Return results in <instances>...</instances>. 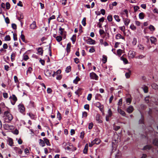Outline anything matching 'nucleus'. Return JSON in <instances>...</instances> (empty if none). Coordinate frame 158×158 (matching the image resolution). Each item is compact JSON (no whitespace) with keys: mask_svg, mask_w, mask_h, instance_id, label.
<instances>
[{"mask_svg":"<svg viewBox=\"0 0 158 158\" xmlns=\"http://www.w3.org/2000/svg\"><path fill=\"white\" fill-rule=\"evenodd\" d=\"M43 140L44 141L46 145L48 146H50L51 144L49 142V140L47 138L45 137L43 138Z\"/></svg>","mask_w":158,"mask_h":158,"instance_id":"4468645a","label":"nucleus"},{"mask_svg":"<svg viewBox=\"0 0 158 158\" xmlns=\"http://www.w3.org/2000/svg\"><path fill=\"white\" fill-rule=\"evenodd\" d=\"M107 19L109 22H111L112 21L113 18L112 17L111 15H108L107 17Z\"/></svg>","mask_w":158,"mask_h":158,"instance_id":"5fc2aeb1","label":"nucleus"},{"mask_svg":"<svg viewBox=\"0 0 158 158\" xmlns=\"http://www.w3.org/2000/svg\"><path fill=\"white\" fill-rule=\"evenodd\" d=\"M61 70L60 69H58L56 72H54L53 74L52 75V76L53 77H55V75L58 76L59 75V74H60L61 73Z\"/></svg>","mask_w":158,"mask_h":158,"instance_id":"2eb2a0df","label":"nucleus"},{"mask_svg":"<svg viewBox=\"0 0 158 158\" xmlns=\"http://www.w3.org/2000/svg\"><path fill=\"white\" fill-rule=\"evenodd\" d=\"M9 98L10 99L11 102L13 105H14L17 100V97L14 94H13L11 96H10Z\"/></svg>","mask_w":158,"mask_h":158,"instance_id":"7ed1b4c3","label":"nucleus"},{"mask_svg":"<svg viewBox=\"0 0 158 158\" xmlns=\"http://www.w3.org/2000/svg\"><path fill=\"white\" fill-rule=\"evenodd\" d=\"M81 88H79L75 92L76 94L78 95V97L79 96V94H81Z\"/></svg>","mask_w":158,"mask_h":158,"instance_id":"5701e85b","label":"nucleus"},{"mask_svg":"<svg viewBox=\"0 0 158 158\" xmlns=\"http://www.w3.org/2000/svg\"><path fill=\"white\" fill-rule=\"evenodd\" d=\"M15 53L14 52H13L11 56V60L12 61H13L14 60L15 58Z\"/></svg>","mask_w":158,"mask_h":158,"instance_id":"58836bf2","label":"nucleus"},{"mask_svg":"<svg viewBox=\"0 0 158 158\" xmlns=\"http://www.w3.org/2000/svg\"><path fill=\"white\" fill-rule=\"evenodd\" d=\"M71 47V44L70 43H68L67 44L66 50L68 54H69L70 51V48Z\"/></svg>","mask_w":158,"mask_h":158,"instance_id":"9d476101","label":"nucleus"},{"mask_svg":"<svg viewBox=\"0 0 158 158\" xmlns=\"http://www.w3.org/2000/svg\"><path fill=\"white\" fill-rule=\"evenodd\" d=\"M38 52L39 54L42 56L43 54V50L41 48H39L38 49Z\"/></svg>","mask_w":158,"mask_h":158,"instance_id":"bb28decb","label":"nucleus"},{"mask_svg":"<svg viewBox=\"0 0 158 158\" xmlns=\"http://www.w3.org/2000/svg\"><path fill=\"white\" fill-rule=\"evenodd\" d=\"M152 147V146L151 145H147L145 146L143 149V150H149Z\"/></svg>","mask_w":158,"mask_h":158,"instance_id":"6ab92c4d","label":"nucleus"},{"mask_svg":"<svg viewBox=\"0 0 158 158\" xmlns=\"http://www.w3.org/2000/svg\"><path fill=\"white\" fill-rule=\"evenodd\" d=\"M118 112L121 115H122L123 116H125L126 114L125 112L122 109H119V108H118Z\"/></svg>","mask_w":158,"mask_h":158,"instance_id":"f8f14e48","label":"nucleus"},{"mask_svg":"<svg viewBox=\"0 0 158 158\" xmlns=\"http://www.w3.org/2000/svg\"><path fill=\"white\" fill-rule=\"evenodd\" d=\"M144 17V14L143 12L140 13L139 14V18L140 19H142Z\"/></svg>","mask_w":158,"mask_h":158,"instance_id":"c85d7f7f","label":"nucleus"},{"mask_svg":"<svg viewBox=\"0 0 158 158\" xmlns=\"http://www.w3.org/2000/svg\"><path fill=\"white\" fill-rule=\"evenodd\" d=\"M107 60V57L106 56L103 55L102 61L104 64L105 63Z\"/></svg>","mask_w":158,"mask_h":158,"instance_id":"393cba45","label":"nucleus"},{"mask_svg":"<svg viewBox=\"0 0 158 158\" xmlns=\"http://www.w3.org/2000/svg\"><path fill=\"white\" fill-rule=\"evenodd\" d=\"M76 35H73L71 38V40L73 41V44L76 41Z\"/></svg>","mask_w":158,"mask_h":158,"instance_id":"e433bc0d","label":"nucleus"},{"mask_svg":"<svg viewBox=\"0 0 158 158\" xmlns=\"http://www.w3.org/2000/svg\"><path fill=\"white\" fill-rule=\"evenodd\" d=\"M19 110L21 112H23L25 110V108L22 104H20L18 105Z\"/></svg>","mask_w":158,"mask_h":158,"instance_id":"6e6552de","label":"nucleus"},{"mask_svg":"<svg viewBox=\"0 0 158 158\" xmlns=\"http://www.w3.org/2000/svg\"><path fill=\"white\" fill-rule=\"evenodd\" d=\"M32 68L31 67H29L28 68V69L27 71V73H31L32 71Z\"/></svg>","mask_w":158,"mask_h":158,"instance_id":"4d7b16f0","label":"nucleus"},{"mask_svg":"<svg viewBox=\"0 0 158 158\" xmlns=\"http://www.w3.org/2000/svg\"><path fill=\"white\" fill-rule=\"evenodd\" d=\"M121 58L125 64H127L128 63V61L126 58L122 57H121Z\"/></svg>","mask_w":158,"mask_h":158,"instance_id":"79ce46f5","label":"nucleus"},{"mask_svg":"<svg viewBox=\"0 0 158 158\" xmlns=\"http://www.w3.org/2000/svg\"><path fill=\"white\" fill-rule=\"evenodd\" d=\"M150 41L152 43L154 44L156 41V39L153 37H151L150 38Z\"/></svg>","mask_w":158,"mask_h":158,"instance_id":"a878e982","label":"nucleus"},{"mask_svg":"<svg viewBox=\"0 0 158 158\" xmlns=\"http://www.w3.org/2000/svg\"><path fill=\"white\" fill-rule=\"evenodd\" d=\"M6 8L7 10H9L10 8V5L9 2H7L6 4Z\"/></svg>","mask_w":158,"mask_h":158,"instance_id":"603ef678","label":"nucleus"},{"mask_svg":"<svg viewBox=\"0 0 158 158\" xmlns=\"http://www.w3.org/2000/svg\"><path fill=\"white\" fill-rule=\"evenodd\" d=\"M3 97L5 98H6L8 97V94L6 93H3Z\"/></svg>","mask_w":158,"mask_h":158,"instance_id":"774afa93","label":"nucleus"},{"mask_svg":"<svg viewBox=\"0 0 158 158\" xmlns=\"http://www.w3.org/2000/svg\"><path fill=\"white\" fill-rule=\"evenodd\" d=\"M57 118L59 120H60L61 118V114L59 112H58L57 113Z\"/></svg>","mask_w":158,"mask_h":158,"instance_id":"338daca9","label":"nucleus"},{"mask_svg":"<svg viewBox=\"0 0 158 158\" xmlns=\"http://www.w3.org/2000/svg\"><path fill=\"white\" fill-rule=\"evenodd\" d=\"M99 33L100 35H102L105 33V32L103 30L100 29L99 31Z\"/></svg>","mask_w":158,"mask_h":158,"instance_id":"052dcab7","label":"nucleus"},{"mask_svg":"<svg viewBox=\"0 0 158 158\" xmlns=\"http://www.w3.org/2000/svg\"><path fill=\"white\" fill-rule=\"evenodd\" d=\"M36 27V22L35 21H33V22L31 24L30 28L31 29H35Z\"/></svg>","mask_w":158,"mask_h":158,"instance_id":"f3484780","label":"nucleus"},{"mask_svg":"<svg viewBox=\"0 0 158 158\" xmlns=\"http://www.w3.org/2000/svg\"><path fill=\"white\" fill-rule=\"evenodd\" d=\"M114 17L116 21L119 22L120 21V19L119 18V17L118 15H114Z\"/></svg>","mask_w":158,"mask_h":158,"instance_id":"72a5a7b5","label":"nucleus"},{"mask_svg":"<svg viewBox=\"0 0 158 158\" xmlns=\"http://www.w3.org/2000/svg\"><path fill=\"white\" fill-rule=\"evenodd\" d=\"M39 143L40 145L42 147H44L45 146V143L44 140L41 139H40L39 140Z\"/></svg>","mask_w":158,"mask_h":158,"instance_id":"a211bd4d","label":"nucleus"},{"mask_svg":"<svg viewBox=\"0 0 158 158\" xmlns=\"http://www.w3.org/2000/svg\"><path fill=\"white\" fill-rule=\"evenodd\" d=\"M139 124H144V117L142 116L141 118L139 121Z\"/></svg>","mask_w":158,"mask_h":158,"instance_id":"09e8293b","label":"nucleus"},{"mask_svg":"<svg viewBox=\"0 0 158 158\" xmlns=\"http://www.w3.org/2000/svg\"><path fill=\"white\" fill-rule=\"evenodd\" d=\"M135 55V52L133 51H130L129 52L128 56L131 58L134 57Z\"/></svg>","mask_w":158,"mask_h":158,"instance_id":"39448f33","label":"nucleus"},{"mask_svg":"<svg viewBox=\"0 0 158 158\" xmlns=\"http://www.w3.org/2000/svg\"><path fill=\"white\" fill-rule=\"evenodd\" d=\"M134 110V108L132 106H130L127 109V111L129 113H131Z\"/></svg>","mask_w":158,"mask_h":158,"instance_id":"1a4fd4ad","label":"nucleus"},{"mask_svg":"<svg viewBox=\"0 0 158 158\" xmlns=\"http://www.w3.org/2000/svg\"><path fill=\"white\" fill-rule=\"evenodd\" d=\"M115 38L116 39L118 40L120 39H121L123 40H125V38L122 36L120 34H117L116 35Z\"/></svg>","mask_w":158,"mask_h":158,"instance_id":"ddd939ff","label":"nucleus"},{"mask_svg":"<svg viewBox=\"0 0 158 158\" xmlns=\"http://www.w3.org/2000/svg\"><path fill=\"white\" fill-rule=\"evenodd\" d=\"M11 127H12V126H10L7 124H6L3 125L4 128L6 130H8Z\"/></svg>","mask_w":158,"mask_h":158,"instance_id":"4c0bfd02","label":"nucleus"},{"mask_svg":"<svg viewBox=\"0 0 158 158\" xmlns=\"http://www.w3.org/2000/svg\"><path fill=\"white\" fill-rule=\"evenodd\" d=\"M89 76L91 79L98 80V77L96 73L94 72L90 73Z\"/></svg>","mask_w":158,"mask_h":158,"instance_id":"20e7f679","label":"nucleus"},{"mask_svg":"<svg viewBox=\"0 0 158 158\" xmlns=\"http://www.w3.org/2000/svg\"><path fill=\"white\" fill-rule=\"evenodd\" d=\"M143 90L145 93H146L148 92V88L147 86L143 85L142 87Z\"/></svg>","mask_w":158,"mask_h":158,"instance_id":"aec40b11","label":"nucleus"},{"mask_svg":"<svg viewBox=\"0 0 158 158\" xmlns=\"http://www.w3.org/2000/svg\"><path fill=\"white\" fill-rule=\"evenodd\" d=\"M81 22L83 26H85L86 25V18L85 17L83 19Z\"/></svg>","mask_w":158,"mask_h":158,"instance_id":"a19ab883","label":"nucleus"},{"mask_svg":"<svg viewBox=\"0 0 158 158\" xmlns=\"http://www.w3.org/2000/svg\"><path fill=\"white\" fill-rule=\"evenodd\" d=\"M52 92V90L51 88H48L47 89V92L48 94H51Z\"/></svg>","mask_w":158,"mask_h":158,"instance_id":"69168bd1","label":"nucleus"},{"mask_svg":"<svg viewBox=\"0 0 158 158\" xmlns=\"http://www.w3.org/2000/svg\"><path fill=\"white\" fill-rule=\"evenodd\" d=\"M153 143L157 146H158V139H154L153 141Z\"/></svg>","mask_w":158,"mask_h":158,"instance_id":"f704fd0d","label":"nucleus"},{"mask_svg":"<svg viewBox=\"0 0 158 158\" xmlns=\"http://www.w3.org/2000/svg\"><path fill=\"white\" fill-rule=\"evenodd\" d=\"M152 88L158 90V85L155 83L152 84L151 85Z\"/></svg>","mask_w":158,"mask_h":158,"instance_id":"4be33fe9","label":"nucleus"},{"mask_svg":"<svg viewBox=\"0 0 158 158\" xmlns=\"http://www.w3.org/2000/svg\"><path fill=\"white\" fill-rule=\"evenodd\" d=\"M149 29L151 31H153L155 30V28L152 25H150L149 27Z\"/></svg>","mask_w":158,"mask_h":158,"instance_id":"ea45409f","label":"nucleus"},{"mask_svg":"<svg viewBox=\"0 0 158 158\" xmlns=\"http://www.w3.org/2000/svg\"><path fill=\"white\" fill-rule=\"evenodd\" d=\"M138 47L139 48V49L142 50H143L144 48L143 45L141 44L138 45Z\"/></svg>","mask_w":158,"mask_h":158,"instance_id":"8fccbe9b","label":"nucleus"},{"mask_svg":"<svg viewBox=\"0 0 158 158\" xmlns=\"http://www.w3.org/2000/svg\"><path fill=\"white\" fill-rule=\"evenodd\" d=\"M120 128V127L119 126H114V129L115 131H117Z\"/></svg>","mask_w":158,"mask_h":158,"instance_id":"bf43d9fd","label":"nucleus"},{"mask_svg":"<svg viewBox=\"0 0 158 158\" xmlns=\"http://www.w3.org/2000/svg\"><path fill=\"white\" fill-rule=\"evenodd\" d=\"M121 155L120 153L118 152L115 155V158H119Z\"/></svg>","mask_w":158,"mask_h":158,"instance_id":"e2e57ef3","label":"nucleus"},{"mask_svg":"<svg viewBox=\"0 0 158 158\" xmlns=\"http://www.w3.org/2000/svg\"><path fill=\"white\" fill-rule=\"evenodd\" d=\"M80 80V78L79 77H77L76 79L73 80V82L75 84H77L78 81H79Z\"/></svg>","mask_w":158,"mask_h":158,"instance_id":"473e14b6","label":"nucleus"},{"mask_svg":"<svg viewBox=\"0 0 158 158\" xmlns=\"http://www.w3.org/2000/svg\"><path fill=\"white\" fill-rule=\"evenodd\" d=\"M3 118L5 122L9 123L13 119V117L10 113L7 111L4 112Z\"/></svg>","mask_w":158,"mask_h":158,"instance_id":"f257e3e1","label":"nucleus"},{"mask_svg":"<svg viewBox=\"0 0 158 158\" xmlns=\"http://www.w3.org/2000/svg\"><path fill=\"white\" fill-rule=\"evenodd\" d=\"M8 144L11 146H13V142L12 139L10 138L8 139Z\"/></svg>","mask_w":158,"mask_h":158,"instance_id":"7c9ffc66","label":"nucleus"},{"mask_svg":"<svg viewBox=\"0 0 158 158\" xmlns=\"http://www.w3.org/2000/svg\"><path fill=\"white\" fill-rule=\"evenodd\" d=\"M112 114L113 113L111 109H109L108 111L107 114L106 115L111 117L112 116Z\"/></svg>","mask_w":158,"mask_h":158,"instance_id":"cd10ccee","label":"nucleus"},{"mask_svg":"<svg viewBox=\"0 0 158 158\" xmlns=\"http://www.w3.org/2000/svg\"><path fill=\"white\" fill-rule=\"evenodd\" d=\"M117 55L120 56L122 53V50L120 49H118L117 50Z\"/></svg>","mask_w":158,"mask_h":158,"instance_id":"a18cd8bd","label":"nucleus"},{"mask_svg":"<svg viewBox=\"0 0 158 158\" xmlns=\"http://www.w3.org/2000/svg\"><path fill=\"white\" fill-rule=\"evenodd\" d=\"M93 126V124L92 123H89L88 126V128L90 130L92 129Z\"/></svg>","mask_w":158,"mask_h":158,"instance_id":"13d9d810","label":"nucleus"},{"mask_svg":"<svg viewBox=\"0 0 158 158\" xmlns=\"http://www.w3.org/2000/svg\"><path fill=\"white\" fill-rule=\"evenodd\" d=\"M87 43L90 44H95V41L89 38L87 40Z\"/></svg>","mask_w":158,"mask_h":158,"instance_id":"0eeeda50","label":"nucleus"},{"mask_svg":"<svg viewBox=\"0 0 158 158\" xmlns=\"http://www.w3.org/2000/svg\"><path fill=\"white\" fill-rule=\"evenodd\" d=\"M145 57V56L143 55H140L135 57L136 59H143Z\"/></svg>","mask_w":158,"mask_h":158,"instance_id":"c756f323","label":"nucleus"},{"mask_svg":"<svg viewBox=\"0 0 158 158\" xmlns=\"http://www.w3.org/2000/svg\"><path fill=\"white\" fill-rule=\"evenodd\" d=\"M137 43V39L135 38H134L132 41V44L133 45H135Z\"/></svg>","mask_w":158,"mask_h":158,"instance_id":"37998d69","label":"nucleus"},{"mask_svg":"<svg viewBox=\"0 0 158 158\" xmlns=\"http://www.w3.org/2000/svg\"><path fill=\"white\" fill-rule=\"evenodd\" d=\"M59 30V32L60 33V34L61 35H63V32L64 31V28H62L61 27H60Z\"/></svg>","mask_w":158,"mask_h":158,"instance_id":"c9c22d12","label":"nucleus"},{"mask_svg":"<svg viewBox=\"0 0 158 158\" xmlns=\"http://www.w3.org/2000/svg\"><path fill=\"white\" fill-rule=\"evenodd\" d=\"M100 142V140L98 138H96L92 141L91 143H89V146L91 147L94 144H98Z\"/></svg>","mask_w":158,"mask_h":158,"instance_id":"f03ea898","label":"nucleus"},{"mask_svg":"<svg viewBox=\"0 0 158 158\" xmlns=\"http://www.w3.org/2000/svg\"><path fill=\"white\" fill-rule=\"evenodd\" d=\"M71 67L70 66H68L66 68V69L65 70L66 72L67 73H69L70 71L71 70Z\"/></svg>","mask_w":158,"mask_h":158,"instance_id":"3c124183","label":"nucleus"},{"mask_svg":"<svg viewBox=\"0 0 158 158\" xmlns=\"http://www.w3.org/2000/svg\"><path fill=\"white\" fill-rule=\"evenodd\" d=\"M23 18V14H21L20 17L18 18V19L19 21H21V19Z\"/></svg>","mask_w":158,"mask_h":158,"instance_id":"680f3d73","label":"nucleus"},{"mask_svg":"<svg viewBox=\"0 0 158 158\" xmlns=\"http://www.w3.org/2000/svg\"><path fill=\"white\" fill-rule=\"evenodd\" d=\"M52 71L51 70H47L45 72V75L48 77H50L52 76Z\"/></svg>","mask_w":158,"mask_h":158,"instance_id":"9b49d317","label":"nucleus"},{"mask_svg":"<svg viewBox=\"0 0 158 158\" xmlns=\"http://www.w3.org/2000/svg\"><path fill=\"white\" fill-rule=\"evenodd\" d=\"M20 38L22 40L23 42H25V36L23 34H21L20 36Z\"/></svg>","mask_w":158,"mask_h":158,"instance_id":"6e6d98bb","label":"nucleus"},{"mask_svg":"<svg viewBox=\"0 0 158 158\" xmlns=\"http://www.w3.org/2000/svg\"><path fill=\"white\" fill-rule=\"evenodd\" d=\"M13 33V39L15 41L17 40V34L16 33H13V31H12L11 32Z\"/></svg>","mask_w":158,"mask_h":158,"instance_id":"49530a36","label":"nucleus"},{"mask_svg":"<svg viewBox=\"0 0 158 158\" xmlns=\"http://www.w3.org/2000/svg\"><path fill=\"white\" fill-rule=\"evenodd\" d=\"M131 73V70H130L129 69H128V72L126 73L125 74V76L127 78H128L130 77Z\"/></svg>","mask_w":158,"mask_h":158,"instance_id":"412c9836","label":"nucleus"},{"mask_svg":"<svg viewBox=\"0 0 158 158\" xmlns=\"http://www.w3.org/2000/svg\"><path fill=\"white\" fill-rule=\"evenodd\" d=\"M88 148V145L87 143L85 144V148L83 151V153L84 154H86L87 153V151Z\"/></svg>","mask_w":158,"mask_h":158,"instance_id":"dca6fc26","label":"nucleus"},{"mask_svg":"<svg viewBox=\"0 0 158 158\" xmlns=\"http://www.w3.org/2000/svg\"><path fill=\"white\" fill-rule=\"evenodd\" d=\"M5 40L6 41H10V37L9 35H7L5 37Z\"/></svg>","mask_w":158,"mask_h":158,"instance_id":"de8ad7c7","label":"nucleus"},{"mask_svg":"<svg viewBox=\"0 0 158 158\" xmlns=\"http://www.w3.org/2000/svg\"><path fill=\"white\" fill-rule=\"evenodd\" d=\"M96 120L98 123H102V121L101 120V117L100 115L99 114H97L96 115Z\"/></svg>","mask_w":158,"mask_h":158,"instance_id":"423d86ee","label":"nucleus"},{"mask_svg":"<svg viewBox=\"0 0 158 158\" xmlns=\"http://www.w3.org/2000/svg\"><path fill=\"white\" fill-rule=\"evenodd\" d=\"M123 21L124 22V23L125 24L126 26H127L129 23H130V20L129 19H128L127 18L124 19H123Z\"/></svg>","mask_w":158,"mask_h":158,"instance_id":"b1692460","label":"nucleus"},{"mask_svg":"<svg viewBox=\"0 0 158 158\" xmlns=\"http://www.w3.org/2000/svg\"><path fill=\"white\" fill-rule=\"evenodd\" d=\"M92 95L91 94H89L87 97V99L88 101H90L91 100V98H92Z\"/></svg>","mask_w":158,"mask_h":158,"instance_id":"0e129e2a","label":"nucleus"},{"mask_svg":"<svg viewBox=\"0 0 158 158\" xmlns=\"http://www.w3.org/2000/svg\"><path fill=\"white\" fill-rule=\"evenodd\" d=\"M56 40L58 42H60L62 40V38L60 36H57L56 37Z\"/></svg>","mask_w":158,"mask_h":158,"instance_id":"2f4dec72","label":"nucleus"},{"mask_svg":"<svg viewBox=\"0 0 158 158\" xmlns=\"http://www.w3.org/2000/svg\"><path fill=\"white\" fill-rule=\"evenodd\" d=\"M126 102L127 103L130 104L131 102V98H127L126 99Z\"/></svg>","mask_w":158,"mask_h":158,"instance_id":"864d4df0","label":"nucleus"},{"mask_svg":"<svg viewBox=\"0 0 158 158\" xmlns=\"http://www.w3.org/2000/svg\"><path fill=\"white\" fill-rule=\"evenodd\" d=\"M130 28L132 30H135L136 29V27L134 25L132 24L130 26Z\"/></svg>","mask_w":158,"mask_h":158,"instance_id":"c03bdc74","label":"nucleus"}]
</instances>
